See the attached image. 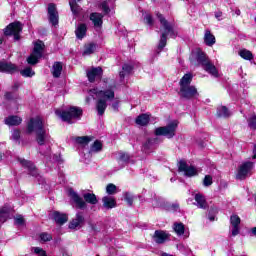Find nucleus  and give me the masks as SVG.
<instances>
[{"instance_id": "obj_9", "label": "nucleus", "mask_w": 256, "mask_h": 256, "mask_svg": "<svg viewBox=\"0 0 256 256\" xmlns=\"http://www.w3.org/2000/svg\"><path fill=\"white\" fill-rule=\"evenodd\" d=\"M21 31H23V26L21 25V22H13L5 28L4 35H13L15 41H19V33Z\"/></svg>"}, {"instance_id": "obj_27", "label": "nucleus", "mask_w": 256, "mask_h": 256, "mask_svg": "<svg viewBox=\"0 0 256 256\" xmlns=\"http://www.w3.org/2000/svg\"><path fill=\"white\" fill-rule=\"evenodd\" d=\"M63 71V63L61 62H55L52 66V75L56 79L61 77V73Z\"/></svg>"}, {"instance_id": "obj_6", "label": "nucleus", "mask_w": 256, "mask_h": 256, "mask_svg": "<svg viewBox=\"0 0 256 256\" xmlns=\"http://www.w3.org/2000/svg\"><path fill=\"white\" fill-rule=\"evenodd\" d=\"M157 17L162 25V27H164L165 31L164 33H162L159 45H158V49L162 50L166 45H167V35H171V37H175V31H173V26H171V24H169V22L166 21L165 18H163V15L161 14H157Z\"/></svg>"}, {"instance_id": "obj_55", "label": "nucleus", "mask_w": 256, "mask_h": 256, "mask_svg": "<svg viewBox=\"0 0 256 256\" xmlns=\"http://www.w3.org/2000/svg\"><path fill=\"white\" fill-rule=\"evenodd\" d=\"M253 159H256V145H254V150H253Z\"/></svg>"}, {"instance_id": "obj_2", "label": "nucleus", "mask_w": 256, "mask_h": 256, "mask_svg": "<svg viewBox=\"0 0 256 256\" xmlns=\"http://www.w3.org/2000/svg\"><path fill=\"white\" fill-rule=\"evenodd\" d=\"M90 95H96L98 98L96 104L98 115H103L105 113V109H107V101H113V99H115V91H113V89L99 90L94 88L90 90Z\"/></svg>"}, {"instance_id": "obj_47", "label": "nucleus", "mask_w": 256, "mask_h": 256, "mask_svg": "<svg viewBox=\"0 0 256 256\" xmlns=\"http://www.w3.org/2000/svg\"><path fill=\"white\" fill-rule=\"evenodd\" d=\"M100 8L102 9V11H104V13H109L111 11V9H109V3L107 1L101 2Z\"/></svg>"}, {"instance_id": "obj_4", "label": "nucleus", "mask_w": 256, "mask_h": 256, "mask_svg": "<svg viewBox=\"0 0 256 256\" xmlns=\"http://www.w3.org/2000/svg\"><path fill=\"white\" fill-rule=\"evenodd\" d=\"M68 195L78 209H87V203L90 205H97L98 203L97 196L93 193H84L82 198L74 190H69Z\"/></svg>"}, {"instance_id": "obj_8", "label": "nucleus", "mask_w": 256, "mask_h": 256, "mask_svg": "<svg viewBox=\"0 0 256 256\" xmlns=\"http://www.w3.org/2000/svg\"><path fill=\"white\" fill-rule=\"evenodd\" d=\"M253 162H244L238 167L236 179L239 181L245 180L246 177H251V171H253Z\"/></svg>"}, {"instance_id": "obj_5", "label": "nucleus", "mask_w": 256, "mask_h": 256, "mask_svg": "<svg viewBox=\"0 0 256 256\" xmlns=\"http://www.w3.org/2000/svg\"><path fill=\"white\" fill-rule=\"evenodd\" d=\"M55 114L57 117H60L62 121L66 123H71L72 119H81V115H83V110L79 107L72 106L68 110H56Z\"/></svg>"}, {"instance_id": "obj_49", "label": "nucleus", "mask_w": 256, "mask_h": 256, "mask_svg": "<svg viewBox=\"0 0 256 256\" xmlns=\"http://www.w3.org/2000/svg\"><path fill=\"white\" fill-rule=\"evenodd\" d=\"M5 98L8 99L9 101H13V99H17V94L14 92H7L5 94Z\"/></svg>"}, {"instance_id": "obj_43", "label": "nucleus", "mask_w": 256, "mask_h": 256, "mask_svg": "<svg viewBox=\"0 0 256 256\" xmlns=\"http://www.w3.org/2000/svg\"><path fill=\"white\" fill-rule=\"evenodd\" d=\"M69 5H70L72 13H74V14L79 13V5L77 4L76 1L71 0L69 2Z\"/></svg>"}, {"instance_id": "obj_14", "label": "nucleus", "mask_w": 256, "mask_h": 256, "mask_svg": "<svg viewBox=\"0 0 256 256\" xmlns=\"http://www.w3.org/2000/svg\"><path fill=\"white\" fill-rule=\"evenodd\" d=\"M169 233L163 231V230H156L153 235V240L155 243H158V245H161L165 243L166 241H169Z\"/></svg>"}, {"instance_id": "obj_42", "label": "nucleus", "mask_w": 256, "mask_h": 256, "mask_svg": "<svg viewBox=\"0 0 256 256\" xmlns=\"http://www.w3.org/2000/svg\"><path fill=\"white\" fill-rule=\"evenodd\" d=\"M106 193H108V195H115V193H117V186L114 184H108L106 187Z\"/></svg>"}, {"instance_id": "obj_25", "label": "nucleus", "mask_w": 256, "mask_h": 256, "mask_svg": "<svg viewBox=\"0 0 256 256\" xmlns=\"http://www.w3.org/2000/svg\"><path fill=\"white\" fill-rule=\"evenodd\" d=\"M52 219L58 224V225H63L64 223H67V215L61 214L59 212H54L52 213Z\"/></svg>"}, {"instance_id": "obj_38", "label": "nucleus", "mask_w": 256, "mask_h": 256, "mask_svg": "<svg viewBox=\"0 0 256 256\" xmlns=\"http://www.w3.org/2000/svg\"><path fill=\"white\" fill-rule=\"evenodd\" d=\"M14 221L15 225L18 227H23L25 225V218H23V215H16Z\"/></svg>"}, {"instance_id": "obj_52", "label": "nucleus", "mask_w": 256, "mask_h": 256, "mask_svg": "<svg viewBox=\"0 0 256 256\" xmlns=\"http://www.w3.org/2000/svg\"><path fill=\"white\" fill-rule=\"evenodd\" d=\"M144 21L147 25H153V17L149 14L145 16Z\"/></svg>"}, {"instance_id": "obj_28", "label": "nucleus", "mask_w": 256, "mask_h": 256, "mask_svg": "<svg viewBox=\"0 0 256 256\" xmlns=\"http://www.w3.org/2000/svg\"><path fill=\"white\" fill-rule=\"evenodd\" d=\"M20 163L23 167H27V169H29V171L33 177L37 176V170H35V164H33L31 161H27L25 159H21Z\"/></svg>"}, {"instance_id": "obj_15", "label": "nucleus", "mask_w": 256, "mask_h": 256, "mask_svg": "<svg viewBox=\"0 0 256 256\" xmlns=\"http://www.w3.org/2000/svg\"><path fill=\"white\" fill-rule=\"evenodd\" d=\"M230 223L232 227V236L237 237L239 235V231L241 228H239V225H241V218L237 216V214H233L230 217Z\"/></svg>"}, {"instance_id": "obj_32", "label": "nucleus", "mask_w": 256, "mask_h": 256, "mask_svg": "<svg viewBox=\"0 0 256 256\" xmlns=\"http://www.w3.org/2000/svg\"><path fill=\"white\" fill-rule=\"evenodd\" d=\"M74 140L79 145L85 146V145H89V143H91V141H93V137L92 136H78V137H75Z\"/></svg>"}, {"instance_id": "obj_34", "label": "nucleus", "mask_w": 256, "mask_h": 256, "mask_svg": "<svg viewBox=\"0 0 256 256\" xmlns=\"http://www.w3.org/2000/svg\"><path fill=\"white\" fill-rule=\"evenodd\" d=\"M97 51V44L89 43L84 46L83 55H93Z\"/></svg>"}, {"instance_id": "obj_3", "label": "nucleus", "mask_w": 256, "mask_h": 256, "mask_svg": "<svg viewBox=\"0 0 256 256\" xmlns=\"http://www.w3.org/2000/svg\"><path fill=\"white\" fill-rule=\"evenodd\" d=\"M193 81V75L191 73L185 74L180 82V91L179 96L182 99H196V97H199V92L197 91V88L193 85H191V82Z\"/></svg>"}, {"instance_id": "obj_60", "label": "nucleus", "mask_w": 256, "mask_h": 256, "mask_svg": "<svg viewBox=\"0 0 256 256\" xmlns=\"http://www.w3.org/2000/svg\"><path fill=\"white\" fill-rule=\"evenodd\" d=\"M3 43V40H2V38H0V45Z\"/></svg>"}, {"instance_id": "obj_40", "label": "nucleus", "mask_w": 256, "mask_h": 256, "mask_svg": "<svg viewBox=\"0 0 256 256\" xmlns=\"http://www.w3.org/2000/svg\"><path fill=\"white\" fill-rule=\"evenodd\" d=\"M179 127V121L173 120L168 123L167 127H158V129H177Z\"/></svg>"}, {"instance_id": "obj_11", "label": "nucleus", "mask_w": 256, "mask_h": 256, "mask_svg": "<svg viewBox=\"0 0 256 256\" xmlns=\"http://www.w3.org/2000/svg\"><path fill=\"white\" fill-rule=\"evenodd\" d=\"M35 131L36 141L38 145H45V143H50L51 137L47 135L44 129H37V130H28V135H31Z\"/></svg>"}, {"instance_id": "obj_18", "label": "nucleus", "mask_w": 256, "mask_h": 256, "mask_svg": "<svg viewBox=\"0 0 256 256\" xmlns=\"http://www.w3.org/2000/svg\"><path fill=\"white\" fill-rule=\"evenodd\" d=\"M4 123L8 125V127H18V125L23 123V119L16 115H10L4 119Z\"/></svg>"}, {"instance_id": "obj_24", "label": "nucleus", "mask_w": 256, "mask_h": 256, "mask_svg": "<svg viewBox=\"0 0 256 256\" xmlns=\"http://www.w3.org/2000/svg\"><path fill=\"white\" fill-rule=\"evenodd\" d=\"M90 21H92L94 27H101L103 25V14L97 12L90 14Z\"/></svg>"}, {"instance_id": "obj_16", "label": "nucleus", "mask_w": 256, "mask_h": 256, "mask_svg": "<svg viewBox=\"0 0 256 256\" xmlns=\"http://www.w3.org/2000/svg\"><path fill=\"white\" fill-rule=\"evenodd\" d=\"M103 75V69L101 67L91 68L87 70V77L90 83H93L95 79H101Z\"/></svg>"}, {"instance_id": "obj_36", "label": "nucleus", "mask_w": 256, "mask_h": 256, "mask_svg": "<svg viewBox=\"0 0 256 256\" xmlns=\"http://www.w3.org/2000/svg\"><path fill=\"white\" fill-rule=\"evenodd\" d=\"M103 150V143L99 140H96L93 145L90 147V153H99Z\"/></svg>"}, {"instance_id": "obj_23", "label": "nucleus", "mask_w": 256, "mask_h": 256, "mask_svg": "<svg viewBox=\"0 0 256 256\" xmlns=\"http://www.w3.org/2000/svg\"><path fill=\"white\" fill-rule=\"evenodd\" d=\"M149 121H151V115L150 114H140L136 120V125H140V127H146V125H149Z\"/></svg>"}, {"instance_id": "obj_44", "label": "nucleus", "mask_w": 256, "mask_h": 256, "mask_svg": "<svg viewBox=\"0 0 256 256\" xmlns=\"http://www.w3.org/2000/svg\"><path fill=\"white\" fill-rule=\"evenodd\" d=\"M125 201L128 203V205H133V201H135V196H133L131 193L127 192L124 196Z\"/></svg>"}, {"instance_id": "obj_53", "label": "nucleus", "mask_w": 256, "mask_h": 256, "mask_svg": "<svg viewBox=\"0 0 256 256\" xmlns=\"http://www.w3.org/2000/svg\"><path fill=\"white\" fill-rule=\"evenodd\" d=\"M120 161H124V162L129 161V154L120 153Z\"/></svg>"}, {"instance_id": "obj_57", "label": "nucleus", "mask_w": 256, "mask_h": 256, "mask_svg": "<svg viewBox=\"0 0 256 256\" xmlns=\"http://www.w3.org/2000/svg\"><path fill=\"white\" fill-rule=\"evenodd\" d=\"M208 219L209 221H215V216H209Z\"/></svg>"}, {"instance_id": "obj_56", "label": "nucleus", "mask_w": 256, "mask_h": 256, "mask_svg": "<svg viewBox=\"0 0 256 256\" xmlns=\"http://www.w3.org/2000/svg\"><path fill=\"white\" fill-rule=\"evenodd\" d=\"M13 89H19V83H15Z\"/></svg>"}, {"instance_id": "obj_31", "label": "nucleus", "mask_w": 256, "mask_h": 256, "mask_svg": "<svg viewBox=\"0 0 256 256\" xmlns=\"http://www.w3.org/2000/svg\"><path fill=\"white\" fill-rule=\"evenodd\" d=\"M217 117L227 119V117H231V112L225 106H220L217 108Z\"/></svg>"}, {"instance_id": "obj_21", "label": "nucleus", "mask_w": 256, "mask_h": 256, "mask_svg": "<svg viewBox=\"0 0 256 256\" xmlns=\"http://www.w3.org/2000/svg\"><path fill=\"white\" fill-rule=\"evenodd\" d=\"M155 135L157 137H166V139H171L175 137V130L174 129H157L155 131Z\"/></svg>"}, {"instance_id": "obj_13", "label": "nucleus", "mask_w": 256, "mask_h": 256, "mask_svg": "<svg viewBox=\"0 0 256 256\" xmlns=\"http://www.w3.org/2000/svg\"><path fill=\"white\" fill-rule=\"evenodd\" d=\"M85 225V217L83 213L78 212L76 217L69 223V229H81Z\"/></svg>"}, {"instance_id": "obj_45", "label": "nucleus", "mask_w": 256, "mask_h": 256, "mask_svg": "<svg viewBox=\"0 0 256 256\" xmlns=\"http://www.w3.org/2000/svg\"><path fill=\"white\" fill-rule=\"evenodd\" d=\"M204 187H209L210 185H213V177L210 175H206L203 180Z\"/></svg>"}, {"instance_id": "obj_39", "label": "nucleus", "mask_w": 256, "mask_h": 256, "mask_svg": "<svg viewBox=\"0 0 256 256\" xmlns=\"http://www.w3.org/2000/svg\"><path fill=\"white\" fill-rule=\"evenodd\" d=\"M20 73L23 77H33V75H35V71H33V69H31V67L25 68Z\"/></svg>"}, {"instance_id": "obj_12", "label": "nucleus", "mask_w": 256, "mask_h": 256, "mask_svg": "<svg viewBox=\"0 0 256 256\" xmlns=\"http://www.w3.org/2000/svg\"><path fill=\"white\" fill-rule=\"evenodd\" d=\"M48 17L50 23L55 27L59 24V13L57 12V7L55 4L48 5Z\"/></svg>"}, {"instance_id": "obj_35", "label": "nucleus", "mask_w": 256, "mask_h": 256, "mask_svg": "<svg viewBox=\"0 0 256 256\" xmlns=\"http://www.w3.org/2000/svg\"><path fill=\"white\" fill-rule=\"evenodd\" d=\"M173 229L178 236L184 235L185 233V225L181 222H175L173 225Z\"/></svg>"}, {"instance_id": "obj_48", "label": "nucleus", "mask_w": 256, "mask_h": 256, "mask_svg": "<svg viewBox=\"0 0 256 256\" xmlns=\"http://www.w3.org/2000/svg\"><path fill=\"white\" fill-rule=\"evenodd\" d=\"M248 125L251 129H256V116L249 118Z\"/></svg>"}, {"instance_id": "obj_20", "label": "nucleus", "mask_w": 256, "mask_h": 256, "mask_svg": "<svg viewBox=\"0 0 256 256\" xmlns=\"http://www.w3.org/2000/svg\"><path fill=\"white\" fill-rule=\"evenodd\" d=\"M44 127L45 123L41 117L31 118L28 122V129H43Z\"/></svg>"}, {"instance_id": "obj_59", "label": "nucleus", "mask_w": 256, "mask_h": 256, "mask_svg": "<svg viewBox=\"0 0 256 256\" xmlns=\"http://www.w3.org/2000/svg\"><path fill=\"white\" fill-rule=\"evenodd\" d=\"M219 17H221V13L216 14V18L219 19Z\"/></svg>"}, {"instance_id": "obj_51", "label": "nucleus", "mask_w": 256, "mask_h": 256, "mask_svg": "<svg viewBox=\"0 0 256 256\" xmlns=\"http://www.w3.org/2000/svg\"><path fill=\"white\" fill-rule=\"evenodd\" d=\"M34 253H36V255H39V256H47V253H45V250L39 247L34 248Z\"/></svg>"}, {"instance_id": "obj_19", "label": "nucleus", "mask_w": 256, "mask_h": 256, "mask_svg": "<svg viewBox=\"0 0 256 256\" xmlns=\"http://www.w3.org/2000/svg\"><path fill=\"white\" fill-rule=\"evenodd\" d=\"M194 205L198 207V209H207V199L201 193L194 194Z\"/></svg>"}, {"instance_id": "obj_50", "label": "nucleus", "mask_w": 256, "mask_h": 256, "mask_svg": "<svg viewBox=\"0 0 256 256\" xmlns=\"http://www.w3.org/2000/svg\"><path fill=\"white\" fill-rule=\"evenodd\" d=\"M19 137H21V131H19V129L13 130L12 139H14L15 141H18Z\"/></svg>"}, {"instance_id": "obj_58", "label": "nucleus", "mask_w": 256, "mask_h": 256, "mask_svg": "<svg viewBox=\"0 0 256 256\" xmlns=\"http://www.w3.org/2000/svg\"><path fill=\"white\" fill-rule=\"evenodd\" d=\"M252 233L256 236V227L252 228Z\"/></svg>"}, {"instance_id": "obj_29", "label": "nucleus", "mask_w": 256, "mask_h": 256, "mask_svg": "<svg viewBox=\"0 0 256 256\" xmlns=\"http://www.w3.org/2000/svg\"><path fill=\"white\" fill-rule=\"evenodd\" d=\"M204 43L208 47H213V44L215 43V35L211 33L210 30H206L204 34Z\"/></svg>"}, {"instance_id": "obj_1", "label": "nucleus", "mask_w": 256, "mask_h": 256, "mask_svg": "<svg viewBox=\"0 0 256 256\" xmlns=\"http://www.w3.org/2000/svg\"><path fill=\"white\" fill-rule=\"evenodd\" d=\"M190 61L194 66L201 65L203 69H205L206 72L213 77H219V71H217V67H215V64L209 60V57H207V54H205L203 51L198 50L196 54H192Z\"/></svg>"}, {"instance_id": "obj_54", "label": "nucleus", "mask_w": 256, "mask_h": 256, "mask_svg": "<svg viewBox=\"0 0 256 256\" xmlns=\"http://www.w3.org/2000/svg\"><path fill=\"white\" fill-rule=\"evenodd\" d=\"M170 209L171 211H177L179 209V204L177 203L172 204Z\"/></svg>"}, {"instance_id": "obj_7", "label": "nucleus", "mask_w": 256, "mask_h": 256, "mask_svg": "<svg viewBox=\"0 0 256 256\" xmlns=\"http://www.w3.org/2000/svg\"><path fill=\"white\" fill-rule=\"evenodd\" d=\"M45 49V44L43 41H37L34 44V49L31 55L27 58V63L29 65H37L39 63V59L43 57V50Z\"/></svg>"}, {"instance_id": "obj_10", "label": "nucleus", "mask_w": 256, "mask_h": 256, "mask_svg": "<svg viewBox=\"0 0 256 256\" xmlns=\"http://www.w3.org/2000/svg\"><path fill=\"white\" fill-rule=\"evenodd\" d=\"M178 169L180 172L184 173L186 177L199 175V170H197L195 166L187 164L185 161H180Z\"/></svg>"}, {"instance_id": "obj_30", "label": "nucleus", "mask_w": 256, "mask_h": 256, "mask_svg": "<svg viewBox=\"0 0 256 256\" xmlns=\"http://www.w3.org/2000/svg\"><path fill=\"white\" fill-rule=\"evenodd\" d=\"M131 71H133V65L131 64H124L122 66V71H120V79H125L127 75H131Z\"/></svg>"}, {"instance_id": "obj_41", "label": "nucleus", "mask_w": 256, "mask_h": 256, "mask_svg": "<svg viewBox=\"0 0 256 256\" xmlns=\"http://www.w3.org/2000/svg\"><path fill=\"white\" fill-rule=\"evenodd\" d=\"M155 143V140L148 139V141L143 145V149L145 153H149V149H153V144Z\"/></svg>"}, {"instance_id": "obj_17", "label": "nucleus", "mask_w": 256, "mask_h": 256, "mask_svg": "<svg viewBox=\"0 0 256 256\" xmlns=\"http://www.w3.org/2000/svg\"><path fill=\"white\" fill-rule=\"evenodd\" d=\"M102 207L109 211V209H115L117 207V201L112 196H104L102 198Z\"/></svg>"}, {"instance_id": "obj_26", "label": "nucleus", "mask_w": 256, "mask_h": 256, "mask_svg": "<svg viewBox=\"0 0 256 256\" xmlns=\"http://www.w3.org/2000/svg\"><path fill=\"white\" fill-rule=\"evenodd\" d=\"M75 35H76L77 39H83V37H85L87 35V25L79 24L76 27Z\"/></svg>"}, {"instance_id": "obj_37", "label": "nucleus", "mask_w": 256, "mask_h": 256, "mask_svg": "<svg viewBox=\"0 0 256 256\" xmlns=\"http://www.w3.org/2000/svg\"><path fill=\"white\" fill-rule=\"evenodd\" d=\"M239 55L242 59H246L247 61H251V59H253V53L247 49L240 50Z\"/></svg>"}, {"instance_id": "obj_46", "label": "nucleus", "mask_w": 256, "mask_h": 256, "mask_svg": "<svg viewBox=\"0 0 256 256\" xmlns=\"http://www.w3.org/2000/svg\"><path fill=\"white\" fill-rule=\"evenodd\" d=\"M40 239L45 243L47 241H51V239H53V236H51V234L49 233L44 232L40 234Z\"/></svg>"}, {"instance_id": "obj_33", "label": "nucleus", "mask_w": 256, "mask_h": 256, "mask_svg": "<svg viewBox=\"0 0 256 256\" xmlns=\"http://www.w3.org/2000/svg\"><path fill=\"white\" fill-rule=\"evenodd\" d=\"M11 213V208L9 207H3L0 210V225L1 223H5L7 219H9V214Z\"/></svg>"}, {"instance_id": "obj_22", "label": "nucleus", "mask_w": 256, "mask_h": 256, "mask_svg": "<svg viewBox=\"0 0 256 256\" xmlns=\"http://www.w3.org/2000/svg\"><path fill=\"white\" fill-rule=\"evenodd\" d=\"M17 66L11 63L0 62V73H15Z\"/></svg>"}]
</instances>
